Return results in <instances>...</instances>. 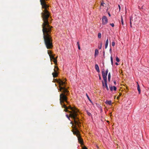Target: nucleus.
<instances>
[{
  "label": "nucleus",
  "mask_w": 149,
  "mask_h": 149,
  "mask_svg": "<svg viewBox=\"0 0 149 149\" xmlns=\"http://www.w3.org/2000/svg\"><path fill=\"white\" fill-rule=\"evenodd\" d=\"M130 27L131 28H132V24H131V25H130Z\"/></svg>",
  "instance_id": "45"
},
{
  "label": "nucleus",
  "mask_w": 149,
  "mask_h": 149,
  "mask_svg": "<svg viewBox=\"0 0 149 149\" xmlns=\"http://www.w3.org/2000/svg\"><path fill=\"white\" fill-rule=\"evenodd\" d=\"M83 149H88L86 147L84 148Z\"/></svg>",
  "instance_id": "41"
},
{
  "label": "nucleus",
  "mask_w": 149,
  "mask_h": 149,
  "mask_svg": "<svg viewBox=\"0 0 149 149\" xmlns=\"http://www.w3.org/2000/svg\"><path fill=\"white\" fill-rule=\"evenodd\" d=\"M115 43L114 42H113L112 43V45L113 46H114L115 45Z\"/></svg>",
  "instance_id": "32"
},
{
  "label": "nucleus",
  "mask_w": 149,
  "mask_h": 149,
  "mask_svg": "<svg viewBox=\"0 0 149 149\" xmlns=\"http://www.w3.org/2000/svg\"><path fill=\"white\" fill-rule=\"evenodd\" d=\"M78 49H80V47L79 45V46H78Z\"/></svg>",
  "instance_id": "37"
},
{
  "label": "nucleus",
  "mask_w": 149,
  "mask_h": 149,
  "mask_svg": "<svg viewBox=\"0 0 149 149\" xmlns=\"http://www.w3.org/2000/svg\"><path fill=\"white\" fill-rule=\"evenodd\" d=\"M86 96L88 98V100L90 101L91 102V100H90L89 97L88 95V94H87V93H86Z\"/></svg>",
  "instance_id": "25"
},
{
  "label": "nucleus",
  "mask_w": 149,
  "mask_h": 149,
  "mask_svg": "<svg viewBox=\"0 0 149 149\" xmlns=\"http://www.w3.org/2000/svg\"><path fill=\"white\" fill-rule=\"evenodd\" d=\"M122 95V94L120 93H119V95L118 96L117 98L118 99L119 98V97H120Z\"/></svg>",
  "instance_id": "28"
},
{
  "label": "nucleus",
  "mask_w": 149,
  "mask_h": 149,
  "mask_svg": "<svg viewBox=\"0 0 149 149\" xmlns=\"http://www.w3.org/2000/svg\"><path fill=\"white\" fill-rule=\"evenodd\" d=\"M137 84H138L137 85V90L139 92V93L140 94V93H141V90H140V86L139 85V84H138V83H137Z\"/></svg>",
  "instance_id": "13"
},
{
  "label": "nucleus",
  "mask_w": 149,
  "mask_h": 149,
  "mask_svg": "<svg viewBox=\"0 0 149 149\" xmlns=\"http://www.w3.org/2000/svg\"><path fill=\"white\" fill-rule=\"evenodd\" d=\"M47 53L49 55V56H50V55H51L52 52L51 51L48 50L47 51Z\"/></svg>",
  "instance_id": "21"
},
{
  "label": "nucleus",
  "mask_w": 149,
  "mask_h": 149,
  "mask_svg": "<svg viewBox=\"0 0 149 149\" xmlns=\"http://www.w3.org/2000/svg\"><path fill=\"white\" fill-rule=\"evenodd\" d=\"M102 24L104 25L107 24L108 22V19L107 17L105 16H103L102 17Z\"/></svg>",
  "instance_id": "6"
},
{
  "label": "nucleus",
  "mask_w": 149,
  "mask_h": 149,
  "mask_svg": "<svg viewBox=\"0 0 149 149\" xmlns=\"http://www.w3.org/2000/svg\"><path fill=\"white\" fill-rule=\"evenodd\" d=\"M57 57L56 58H54V59L53 60V61L54 62V63L55 64V65L57 64Z\"/></svg>",
  "instance_id": "15"
},
{
  "label": "nucleus",
  "mask_w": 149,
  "mask_h": 149,
  "mask_svg": "<svg viewBox=\"0 0 149 149\" xmlns=\"http://www.w3.org/2000/svg\"><path fill=\"white\" fill-rule=\"evenodd\" d=\"M108 15H109V16H111V15H110V14L109 13H108Z\"/></svg>",
  "instance_id": "43"
},
{
  "label": "nucleus",
  "mask_w": 149,
  "mask_h": 149,
  "mask_svg": "<svg viewBox=\"0 0 149 149\" xmlns=\"http://www.w3.org/2000/svg\"><path fill=\"white\" fill-rule=\"evenodd\" d=\"M105 4L104 3H101V5L102 6H104V4Z\"/></svg>",
  "instance_id": "35"
},
{
  "label": "nucleus",
  "mask_w": 149,
  "mask_h": 149,
  "mask_svg": "<svg viewBox=\"0 0 149 149\" xmlns=\"http://www.w3.org/2000/svg\"><path fill=\"white\" fill-rule=\"evenodd\" d=\"M109 88H110V90L111 91H113V88L112 86H109Z\"/></svg>",
  "instance_id": "23"
},
{
  "label": "nucleus",
  "mask_w": 149,
  "mask_h": 149,
  "mask_svg": "<svg viewBox=\"0 0 149 149\" xmlns=\"http://www.w3.org/2000/svg\"><path fill=\"white\" fill-rule=\"evenodd\" d=\"M121 22L122 24L123 25L124 24L123 21V18L122 16H121Z\"/></svg>",
  "instance_id": "19"
},
{
  "label": "nucleus",
  "mask_w": 149,
  "mask_h": 149,
  "mask_svg": "<svg viewBox=\"0 0 149 149\" xmlns=\"http://www.w3.org/2000/svg\"><path fill=\"white\" fill-rule=\"evenodd\" d=\"M116 60L117 62H119L120 61L119 58L117 57L116 58Z\"/></svg>",
  "instance_id": "27"
},
{
  "label": "nucleus",
  "mask_w": 149,
  "mask_h": 149,
  "mask_svg": "<svg viewBox=\"0 0 149 149\" xmlns=\"http://www.w3.org/2000/svg\"><path fill=\"white\" fill-rule=\"evenodd\" d=\"M55 68L54 69V72H53L52 73V74L53 75V77L54 78L56 77L57 76H58V73L57 72V71L58 69V68L56 66H55L54 67Z\"/></svg>",
  "instance_id": "5"
},
{
  "label": "nucleus",
  "mask_w": 149,
  "mask_h": 149,
  "mask_svg": "<svg viewBox=\"0 0 149 149\" xmlns=\"http://www.w3.org/2000/svg\"><path fill=\"white\" fill-rule=\"evenodd\" d=\"M113 83L115 85L116 84V82L115 81H113Z\"/></svg>",
  "instance_id": "36"
},
{
  "label": "nucleus",
  "mask_w": 149,
  "mask_h": 149,
  "mask_svg": "<svg viewBox=\"0 0 149 149\" xmlns=\"http://www.w3.org/2000/svg\"><path fill=\"white\" fill-rule=\"evenodd\" d=\"M111 64L112 65L113 64V57L112 56H111Z\"/></svg>",
  "instance_id": "20"
},
{
  "label": "nucleus",
  "mask_w": 149,
  "mask_h": 149,
  "mask_svg": "<svg viewBox=\"0 0 149 149\" xmlns=\"http://www.w3.org/2000/svg\"><path fill=\"white\" fill-rule=\"evenodd\" d=\"M102 77H103L104 81H107V75H106V74H105L104 70H103L102 71Z\"/></svg>",
  "instance_id": "7"
},
{
  "label": "nucleus",
  "mask_w": 149,
  "mask_h": 149,
  "mask_svg": "<svg viewBox=\"0 0 149 149\" xmlns=\"http://www.w3.org/2000/svg\"><path fill=\"white\" fill-rule=\"evenodd\" d=\"M79 123L78 125H76L75 124L74 122V126L73 127V128H74L75 130V131H73V133L74 134L76 135L77 137L80 135L79 134V131L78 130L76 127V126H78L79 127H80V124H81V123L80 122V121H79Z\"/></svg>",
  "instance_id": "4"
},
{
  "label": "nucleus",
  "mask_w": 149,
  "mask_h": 149,
  "mask_svg": "<svg viewBox=\"0 0 149 149\" xmlns=\"http://www.w3.org/2000/svg\"><path fill=\"white\" fill-rule=\"evenodd\" d=\"M70 123L72 125H73V122L72 121H71V122H70Z\"/></svg>",
  "instance_id": "34"
},
{
  "label": "nucleus",
  "mask_w": 149,
  "mask_h": 149,
  "mask_svg": "<svg viewBox=\"0 0 149 149\" xmlns=\"http://www.w3.org/2000/svg\"><path fill=\"white\" fill-rule=\"evenodd\" d=\"M118 6H119V8L120 9V5H118Z\"/></svg>",
  "instance_id": "46"
},
{
  "label": "nucleus",
  "mask_w": 149,
  "mask_h": 149,
  "mask_svg": "<svg viewBox=\"0 0 149 149\" xmlns=\"http://www.w3.org/2000/svg\"><path fill=\"white\" fill-rule=\"evenodd\" d=\"M109 42L108 39L107 38L106 41V42L105 44V48L106 49L108 46Z\"/></svg>",
  "instance_id": "12"
},
{
  "label": "nucleus",
  "mask_w": 149,
  "mask_h": 149,
  "mask_svg": "<svg viewBox=\"0 0 149 149\" xmlns=\"http://www.w3.org/2000/svg\"><path fill=\"white\" fill-rule=\"evenodd\" d=\"M115 64H116V65H118V63L117 62Z\"/></svg>",
  "instance_id": "40"
},
{
  "label": "nucleus",
  "mask_w": 149,
  "mask_h": 149,
  "mask_svg": "<svg viewBox=\"0 0 149 149\" xmlns=\"http://www.w3.org/2000/svg\"><path fill=\"white\" fill-rule=\"evenodd\" d=\"M110 24L113 27L114 26V24L113 23H111Z\"/></svg>",
  "instance_id": "33"
},
{
  "label": "nucleus",
  "mask_w": 149,
  "mask_h": 149,
  "mask_svg": "<svg viewBox=\"0 0 149 149\" xmlns=\"http://www.w3.org/2000/svg\"><path fill=\"white\" fill-rule=\"evenodd\" d=\"M105 103L109 105H112V103L111 100H106L105 102Z\"/></svg>",
  "instance_id": "11"
},
{
  "label": "nucleus",
  "mask_w": 149,
  "mask_h": 149,
  "mask_svg": "<svg viewBox=\"0 0 149 149\" xmlns=\"http://www.w3.org/2000/svg\"><path fill=\"white\" fill-rule=\"evenodd\" d=\"M54 55H50V56L49 57H50V58L51 59H54V58H55L54 57Z\"/></svg>",
  "instance_id": "17"
},
{
  "label": "nucleus",
  "mask_w": 149,
  "mask_h": 149,
  "mask_svg": "<svg viewBox=\"0 0 149 149\" xmlns=\"http://www.w3.org/2000/svg\"><path fill=\"white\" fill-rule=\"evenodd\" d=\"M95 68L96 70L97 71V72H100L99 68V66L98 65L96 64L95 65Z\"/></svg>",
  "instance_id": "10"
},
{
  "label": "nucleus",
  "mask_w": 149,
  "mask_h": 149,
  "mask_svg": "<svg viewBox=\"0 0 149 149\" xmlns=\"http://www.w3.org/2000/svg\"><path fill=\"white\" fill-rule=\"evenodd\" d=\"M108 69H107L105 71V74H106V75H107L108 73Z\"/></svg>",
  "instance_id": "26"
},
{
  "label": "nucleus",
  "mask_w": 149,
  "mask_h": 149,
  "mask_svg": "<svg viewBox=\"0 0 149 149\" xmlns=\"http://www.w3.org/2000/svg\"><path fill=\"white\" fill-rule=\"evenodd\" d=\"M47 0H40V3L42 8L45 9L43 13H41L42 17L43 22L42 25L43 38H52L50 35L52 28V27L49 25L48 19L49 16V13L47 9L49 6L47 4Z\"/></svg>",
  "instance_id": "1"
},
{
  "label": "nucleus",
  "mask_w": 149,
  "mask_h": 149,
  "mask_svg": "<svg viewBox=\"0 0 149 149\" xmlns=\"http://www.w3.org/2000/svg\"><path fill=\"white\" fill-rule=\"evenodd\" d=\"M111 51H112L111 49H110V52H111Z\"/></svg>",
  "instance_id": "44"
},
{
  "label": "nucleus",
  "mask_w": 149,
  "mask_h": 149,
  "mask_svg": "<svg viewBox=\"0 0 149 149\" xmlns=\"http://www.w3.org/2000/svg\"><path fill=\"white\" fill-rule=\"evenodd\" d=\"M87 113L88 115L89 116L91 115V114L90 112H88V111H87Z\"/></svg>",
  "instance_id": "29"
},
{
  "label": "nucleus",
  "mask_w": 149,
  "mask_h": 149,
  "mask_svg": "<svg viewBox=\"0 0 149 149\" xmlns=\"http://www.w3.org/2000/svg\"><path fill=\"white\" fill-rule=\"evenodd\" d=\"M77 45L78 46L79 45V42H77Z\"/></svg>",
  "instance_id": "38"
},
{
  "label": "nucleus",
  "mask_w": 149,
  "mask_h": 149,
  "mask_svg": "<svg viewBox=\"0 0 149 149\" xmlns=\"http://www.w3.org/2000/svg\"><path fill=\"white\" fill-rule=\"evenodd\" d=\"M102 43V42L100 43V45H98V48L99 49L101 48Z\"/></svg>",
  "instance_id": "18"
},
{
  "label": "nucleus",
  "mask_w": 149,
  "mask_h": 149,
  "mask_svg": "<svg viewBox=\"0 0 149 149\" xmlns=\"http://www.w3.org/2000/svg\"><path fill=\"white\" fill-rule=\"evenodd\" d=\"M57 82L58 83L59 85V87L60 88L59 90L60 91L62 92V93L60 95V103L62 106L64 102H66L68 104V102L67 101L68 98L67 97L68 93L69 91L66 89L65 86L61 87V86H64L65 84V82L62 81L61 79L56 80Z\"/></svg>",
  "instance_id": "2"
},
{
  "label": "nucleus",
  "mask_w": 149,
  "mask_h": 149,
  "mask_svg": "<svg viewBox=\"0 0 149 149\" xmlns=\"http://www.w3.org/2000/svg\"><path fill=\"white\" fill-rule=\"evenodd\" d=\"M62 108L65 109L64 111L65 112H67L70 113V116L71 118H73L74 122L76 125H78L79 123V118L77 117L78 114L77 113L78 110L75 108H73L69 106L67 107L65 104H64L62 106Z\"/></svg>",
  "instance_id": "3"
},
{
  "label": "nucleus",
  "mask_w": 149,
  "mask_h": 149,
  "mask_svg": "<svg viewBox=\"0 0 149 149\" xmlns=\"http://www.w3.org/2000/svg\"><path fill=\"white\" fill-rule=\"evenodd\" d=\"M111 73L110 72H109L108 74V80L109 81H110V79H111Z\"/></svg>",
  "instance_id": "16"
},
{
  "label": "nucleus",
  "mask_w": 149,
  "mask_h": 149,
  "mask_svg": "<svg viewBox=\"0 0 149 149\" xmlns=\"http://www.w3.org/2000/svg\"><path fill=\"white\" fill-rule=\"evenodd\" d=\"M104 83L103 81H102V86L103 88H104L105 87H106L107 90V91H108L109 90V88L108 87L107 84V81H104Z\"/></svg>",
  "instance_id": "8"
},
{
  "label": "nucleus",
  "mask_w": 149,
  "mask_h": 149,
  "mask_svg": "<svg viewBox=\"0 0 149 149\" xmlns=\"http://www.w3.org/2000/svg\"><path fill=\"white\" fill-rule=\"evenodd\" d=\"M130 25H131V24H132V22H130Z\"/></svg>",
  "instance_id": "42"
},
{
  "label": "nucleus",
  "mask_w": 149,
  "mask_h": 149,
  "mask_svg": "<svg viewBox=\"0 0 149 149\" xmlns=\"http://www.w3.org/2000/svg\"><path fill=\"white\" fill-rule=\"evenodd\" d=\"M98 38H100L101 37V33H98Z\"/></svg>",
  "instance_id": "24"
},
{
  "label": "nucleus",
  "mask_w": 149,
  "mask_h": 149,
  "mask_svg": "<svg viewBox=\"0 0 149 149\" xmlns=\"http://www.w3.org/2000/svg\"><path fill=\"white\" fill-rule=\"evenodd\" d=\"M99 79L100 80H101V77L100 76V75H99Z\"/></svg>",
  "instance_id": "39"
},
{
  "label": "nucleus",
  "mask_w": 149,
  "mask_h": 149,
  "mask_svg": "<svg viewBox=\"0 0 149 149\" xmlns=\"http://www.w3.org/2000/svg\"><path fill=\"white\" fill-rule=\"evenodd\" d=\"M99 53L98 50L97 49H96L95 50V56L97 55Z\"/></svg>",
  "instance_id": "14"
},
{
  "label": "nucleus",
  "mask_w": 149,
  "mask_h": 149,
  "mask_svg": "<svg viewBox=\"0 0 149 149\" xmlns=\"http://www.w3.org/2000/svg\"><path fill=\"white\" fill-rule=\"evenodd\" d=\"M66 117L68 118V119L70 120V114H69V116H68V114H66Z\"/></svg>",
  "instance_id": "22"
},
{
  "label": "nucleus",
  "mask_w": 149,
  "mask_h": 149,
  "mask_svg": "<svg viewBox=\"0 0 149 149\" xmlns=\"http://www.w3.org/2000/svg\"><path fill=\"white\" fill-rule=\"evenodd\" d=\"M77 137L78 138V141L80 144H82L83 143V141L80 135L78 136Z\"/></svg>",
  "instance_id": "9"
},
{
  "label": "nucleus",
  "mask_w": 149,
  "mask_h": 149,
  "mask_svg": "<svg viewBox=\"0 0 149 149\" xmlns=\"http://www.w3.org/2000/svg\"><path fill=\"white\" fill-rule=\"evenodd\" d=\"M113 90H114V91H116L117 89L116 87L115 86H113Z\"/></svg>",
  "instance_id": "30"
},
{
  "label": "nucleus",
  "mask_w": 149,
  "mask_h": 149,
  "mask_svg": "<svg viewBox=\"0 0 149 149\" xmlns=\"http://www.w3.org/2000/svg\"><path fill=\"white\" fill-rule=\"evenodd\" d=\"M133 21V17H130V22H132Z\"/></svg>",
  "instance_id": "31"
}]
</instances>
